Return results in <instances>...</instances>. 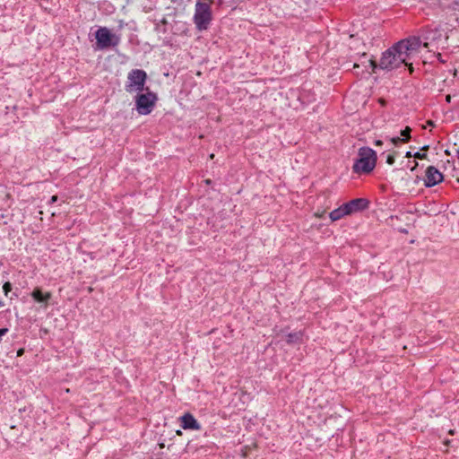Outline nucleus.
I'll return each instance as SVG.
<instances>
[{"label": "nucleus", "mask_w": 459, "mask_h": 459, "mask_svg": "<svg viewBox=\"0 0 459 459\" xmlns=\"http://www.w3.org/2000/svg\"><path fill=\"white\" fill-rule=\"evenodd\" d=\"M421 41L417 37L403 39L385 50L380 58L379 64L374 60H368L369 66L373 72L379 67L382 70L392 71L401 66H408L412 73V63L411 62L420 53Z\"/></svg>", "instance_id": "f257e3e1"}, {"label": "nucleus", "mask_w": 459, "mask_h": 459, "mask_svg": "<svg viewBox=\"0 0 459 459\" xmlns=\"http://www.w3.org/2000/svg\"><path fill=\"white\" fill-rule=\"evenodd\" d=\"M193 20L198 30H207L212 21V8L209 0L198 1L195 4Z\"/></svg>", "instance_id": "f03ea898"}, {"label": "nucleus", "mask_w": 459, "mask_h": 459, "mask_svg": "<svg viewBox=\"0 0 459 459\" xmlns=\"http://www.w3.org/2000/svg\"><path fill=\"white\" fill-rule=\"evenodd\" d=\"M376 152L368 147L360 148L359 158L353 165V169L357 173H369L376 166Z\"/></svg>", "instance_id": "7ed1b4c3"}, {"label": "nucleus", "mask_w": 459, "mask_h": 459, "mask_svg": "<svg viewBox=\"0 0 459 459\" xmlns=\"http://www.w3.org/2000/svg\"><path fill=\"white\" fill-rule=\"evenodd\" d=\"M147 74L142 69H133L127 74L125 90L128 93H139L144 91Z\"/></svg>", "instance_id": "20e7f679"}, {"label": "nucleus", "mask_w": 459, "mask_h": 459, "mask_svg": "<svg viewBox=\"0 0 459 459\" xmlns=\"http://www.w3.org/2000/svg\"><path fill=\"white\" fill-rule=\"evenodd\" d=\"M95 39L97 49L116 47L120 42V37L112 33L107 27H100L95 32Z\"/></svg>", "instance_id": "39448f33"}, {"label": "nucleus", "mask_w": 459, "mask_h": 459, "mask_svg": "<svg viewBox=\"0 0 459 459\" xmlns=\"http://www.w3.org/2000/svg\"><path fill=\"white\" fill-rule=\"evenodd\" d=\"M156 101V94L150 91V90L146 88V92H139L135 97V107L137 112L141 115L150 114L152 111Z\"/></svg>", "instance_id": "423d86ee"}, {"label": "nucleus", "mask_w": 459, "mask_h": 459, "mask_svg": "<svg viewBox=\"0 0 459 459\" xmlns=\"http://www.w3.org/2000/svg\"><path fill=\"white\" fill-rule=\"evenodd\" d=\"M368 207V203H343L337 209L333 210L329 213L332 221L342 219L344 215L351 214L357 212H362Z\"/></svg>", "instance_id": "0eeeda50"}, {"label": "nucleus", "mask_w": 459, "mask_h": 459, "mask_svg": "<svg viewBox=\"0 0 459 459\" xmlns=\"http://www.w3.org/2000/svg\"><path fill=\"white\" fill-rule=\"evenodd\" d=\"M180 426L186 430H200L201 424L189 412L185 413L179 418Z\"/></svg>", "instance_id": "6e6552de"}, {"label": "nucleus", "mask_w": 459, "mask_h": 459, "mask_svg": "<svg viewBox=\"0 0 459 459\" xmlns=\"http://www.w3.org/2000/svg\"><path fill=\"white\" fill-rule=\"evenodd\" d=\"M30 296L36 302L41 304V307L46 309L48 306L49 300L52 298V293L48 291L43 292L41 288L36 287L30 293Z\"/></svg>", "instance_id": "1a4fd4ad"}, {"label": "nucleus", "mask_w": 459, "mask_h": 459, "mask_svg": "<svg viewBox=\"0 0 459 459\" xmlns=\"http://www.w3.org/2000/svg\"><path fill=\"white\" fill-rule=\"evenodd\" d=\"M443 180V175L435 168L429 167L426 171L425 183L427 186H432Z\"/></svg>", "instance_id": "9d476101"}, {"label": "nucleus", "mask_w": 459, "mask_h": 459, "mask_svg": "<svg viewBox=\"0 0 459 459\" xmlns=\"http://www.w3.org/2000/svg\"><path fill=\"white\" fill-rule=\"evenodd\" d=\"M411 127L406 126L403 130L401 131V136L392 137L390 138V142L394 145L398 144L399 143L408 142L411 138Z\"/></svg>", "instance_id": "9b49d317"}, {"label": "nucleus", "mask_w": 459, "mask_h": 459, "mask_svg": "<svg viewBox=\"0 0 459 459\" xmlns=\"http://www.w3.org/2000/svg\"><path fill=\"white\" fill-rule=\"evenodd\" d=\"M303 333L301 331L290 333L286 336V342L288 344L299 343L302 342Z\"/></svg>", "instance_id": "f8f14e48"}, {"label": "nucleus", "mask_w": 459, "mask_h": 459, "mask_svg": "<svg viewBox=\"0 0 459 459\" xmlns=\"http://www.w3.org/2000/svg\"><path fill=\"white\" fill-rule=\"evenodd\" d=\"M429 148V146H424L420 152H417L413 154V157L414 158H417V159H420V160H422V159H425L427 157V154L425 152H422V151H427Z\"/></svg>", "instance_id": "ddd939ff"}, {"label": "nucleus", "mask_w": 459, "mask_h": 459, "mask_svg": "<svg viewBox=\"0 0 459 459\" xmlns=\"http://www.w3.org/2000/svg\"><path fill=\"white\" fill-rule=\"evenodd\" d=\"M12 289H13V286H12L11 282L6 281L4 283L3 291L5 296H8V293L12 290Z\"/></svg>", "instance_id": "4468645a"}, {"label": "nucleus", "mask_w": 459, "mask_h": 459, "mask_svg": "<svg viewBox=\"0 0 459 459\" xmlns=\"http://www.w3.org/2000/svg\"><path fill=\"white\" fill-rule=\"evenodd\" d=\"M387 163L390 164V165H393L394 163V157L393 155H389L387 157Z\"/></svg>", "instance_id": "2eb2a0df"}, {"label": "nucleus", "mask_w": 459, "mask_h": 459, "mask_svg": "<svg viewBox=\"0 0 459 459\" xmlns=\"http://www.w3.org/2000/svg\"><path fill=\"white\" fill-rule=\"evenodd\" d=\"M24 352V350L23 349H20L18 351H17V356H21L22 355Z\"/></svg>", "instance_id": "dca6fc26"}, {"label": "nucleus", "mask_w": 459, "mask_h": 459, "mask_svg": "<svg viewBox=\"0 0 459 459\" xmlns=\"http://www.w3.org/2000/svg\"><path fill=\"white\" fill-rule=\"evenodd\" d=\"M50 201L55 202L57 201V195H54L51 196Z\"/></svg>", "instance_id": "f3484780"}, {"label": "nucleus", "mask_w": 459, "mask_h": 459, "mask_svg": "<svg viewBox=\"0 0 459 459\" xmlns=\"http://www.w3.org/2000/svg\"><path fill=\"white\" fill-rule=\"evenodd\" d=\"M351 201H356V202H359V201H367L366 199L364 198H354V199H351Z\"/></svg>", "instance_id": "a211bd4d"}, {"label": "nucleus", "mask_w": 459, "mask_h": 459, "mask_svg": "<svg viewBox=\"0 0 459 459\" xmlns=\"http://www.w3.org/2000/svg\"><path fill=\"white\" fill-rule=\"evenodd\" d=\"M412 156H413V154L411 152H406V157L407 158H410V157H412Z\"/></svg>", "instance_id": "6ab92c4d"}, {"label": "nucleus", "mask_w": 459, "mask_h": 459, "mask_svg": "<svg viewBox=\"0 0 459 459\" xmlns=\"http://www.w3.org/2000/svg\"><path fill=\"white\" fill-rule=\"evenodd\" d=\"M446 101H447V102H450V101H451V96H450V95H447V96L446 97Z\"/></svg>", "instance_id": "aec40b11"}, {"label": "nucleus", "mask_w": 459, "mask_h": 459, "mask_svg": "<svg viewBox=\"0 0 459 459\" xmlns=\"http://www.w3.org/2000/svg\"><path fill=\"white\" fill-rule=\"evenodd\" d=\"M375 143H376V145H382V141L377 140V141H376Z\"/></svg>", "instance_id": "412c9836"}, {"label": "nucleus", "mask_w": 459, "mask_h": 459, "mask_svg": "<svg viewBox=\"0 0 459 459\" xmlns=\"http://www.w3.org/2000/svg\"><path fill=\"white\" fill-rule=\"evenodd\" d=\"M429 42H425V43L423 44V47H424V48H429Z\"/></svg>", "instance_id": "4be33fe9"}, {"label": "nucleus", "mask_w": 459, "mask_h": 459, "mask_svg": "<svg viewBox=\"0 0 459 459\" xmlns=\"http://www.w3.org/2000/svg\"><path fill=\"white\" fill-rule=\"evenodd\" d=\"M4 305V302L0 299V307H2Z\"/></svg>", "instance_id": "5701e85b"}]
</instances>
